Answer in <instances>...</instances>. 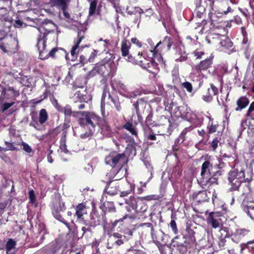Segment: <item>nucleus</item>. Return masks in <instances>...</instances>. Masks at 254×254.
Masks as SVG:
<instances>
[{
	"label": "nucleus",
	"instance_id": "1",
	"mask_svg": "<svg viewBox=\"0 0 254 254\" xmlns=\"http://www.w3.org/2000/svg\"><path fill=\"white\" fill-rule=\"evenodd\" d=\"M231 21H228L221 22L220 25L217 26L220 33L216 34V37H212L214 41L217 40L216 42H219L216 47L220 49V50L224 52H226L227 50L231 48L233 45L230 40L225 36L228 33V28L231 27Z\"/></svg>",
	"mask_w": 254,
	"mask_h": 254
},
{
	"label": "nucleus",
	"instance_id": "2",
	"mask_svg": "<svg viewBox=\"0 0 254 254\" xmlns=\"http://www.w3.org/2000/svg\"><path fill=\"white\" fill-rule=\"evenodd\" d=\"M82 117L80 119V124L89 128V131L81 134V138H86L91 136L95 131L96 126L99 125L100 118L92 112H81Z\"/></svg>",
	"mask_w": 254,
	"mask_h": 254
},
{
	"label": "nucleus",
	"instance_id": "3",
	"mask_svg": "<svg viewBox=\"0 0 254 254\" xmlns=\"http://www.w3.org/2000/svg\"><path fill=\"white\" fill-rule=\"evenodd\" d=\"M228 180L229 183L231 184L233 190H237L241 183L247 181L243 171L238 172L235 170L230 172L229 173Z\"/></svg>",
	"mask_w": 254,
	"mask_h": 254
},
{
	"label": "nucleus",
	"instance_id": "4",
	"mask_svg": "<svg viewBox=\"0 0 254 254\" xmlns=\"http://www.w3.org/2000/svg\"><path fill=\"white\" fill-rule=\"evenodd\" d=\"M18 41L12 37H6L0 41V48L5 53L11 54L17 50Z\"/></svg>",
	"mask_w": 254,
	"mask_h": 254
},
{
	"label": "nucleus",
	"instance_id": "5",
	"mask_svg": "<svg viewBox=\"0 0 254 254\" xmlns=\"http://www.w3.org/2000/svg\"><path fill=\"white\" fill-rule=\"evenodd\" d=\"M105 163L112 167H115L118 164L121 165L125 161V155L124 153H111L107 156L105 159Z\"/></svg>",
	"mask_w": 254,
	"mask_h": 254
},
{
	"label": "nucleus",
	"instance_id": "6",
	"mask_svg": "<svg viewBox=\"0 0 254 254\" xmlns=\"http://www.w3.org/2000/svg\"><path fill=\"white\" fill-rule=\"evenodd\" d=\"M218 89L213 84H210V87L207 88L203 92L202 99L207 102L212 100L213 97L218 93Z\"/></svg>",
	"mask_w": 254,
	"mask_h": 254
},
{
	"label": "nucleus",
	"instance_id": "7",
	"mask_svg": "<svg viewBox=\"0 0 254 254\" xmlns=\"http://www.w3.org/2000/svg\"><path fill=\"white\" fill-rule=\"evenodd\" d=\"M207 221L208 224L215 229L220 227L222 223L219 213L213 212L209 213Z\"/></svg>",
	"mask_w": 254,
	"mask_h": 254
},
{
	"label": "nucleus",
	"instance_id": "8",
	"mask_svg": "<svg viewBox=\"0 0 254 254\" xmlns=\"http://www.w3.org/2000/svg\"><path fill=\"white\" fill-rule=\"evenodd\" d=\"M46 41L45 37H43L42 38L38 40L37 47L39 52V58L42 60L48 58V51L46 50Z\"/></svg>",
	"mask_w": 254,
	"mask_h": 254
},
{
	"label": "nucleus",
	"instance_id": "9",
	"mask_svg": "<svg viewBox=\"0 0 254 254\" xmlns=\"http://www.w3.org/2000/svg\"><path fill=\"white\" fill-rule=\"evenodd\" d=\"M212 167V164L208 161H204L201 166V171L200 175L201 179L203 180H206L209 179L211 176L210 170Z\"/></svg>",
	"mask_w": 254,
	"mask_h": 254
},
{
	"label": "nucleus",
	"instance_id": "10",
	"mask_svg": "<svg viewBox=\"0 0 254 254\" xmlns=\"http://www.w3.org/2000/svg\"><path fill=\"white\" fill-rule=\"evenodd\" d=\"M83 38V36H81L79 38V39L75 43L74 46H73L70 51V55H66L65 58L66 60H70L72 62L75 61L77 58V54L78 53V48L79 45Z\"/></svg>",
	"mask_w": 254,
	"mask_h": 254
},
{
	"label": "nucleus",
	"instance_id": "11",
	"mask_svg": "<svg viewBox=\"0 0 254 254\" xmlns=\"http://www.w3.org/2000/svg\"><path fill=\"white\" fill-rule=\"evenodd\" d=\"M87 206L85 202L79 203L75 207V214L77 219L78 220H83V216L84 214H87Z\"/></svg>",
	"mask_w": 254,
	"mask_h": 254
},
{
	"label": "nucleus",
	"instance_id": "12",
	"mask_svg": "<svg viewBox=\"0 0 254 254\" xmlns=\"http://www.w3.org/2000/svg\"><path fill=\"white\" fill-rule=\"evenodd\" d=\"M162 43L161 41L158 42L153 50L151 51L152 53V64H159L163 63V59L161 55L159 53V49L157 48Z\"/></svg>",
	"mask_w": 254,
	"mask_h": 254
},
{
	"label": "nucleus",
	"instance_id": "13",
	"mask_svg": "<svg viewBox=\"0 0 254 254\" xmlns=\"http://www.w3.org/2000/svg\"><path fill=\"white\" fill-rule=\"evenodd\" d=\"M16 242L12 239H9L5 245L7 254H14L16 252Z\"/></svg>",
	"mask_w": 254,
	"mask_h": 254
},
{
	"label": "nucleus",
	"instance_id": "14",
	"mask_svg": "<svg viewBox=\"0 0 254 254\" xmlns=\"http://www.w3.org/2000/svg\"><path fill=\"white\" fill-rule=\"evenodd\" d=\"M56 108L60 112L64 113L65 116H70L72 113L71 108L68 105L65 107H62L58 104L57 101L56 100Z\"/></svg>",
	"mask_w": 254,
	"mask_h": 254
},
{
	"label": "nucleus",
	"instance_id": "15",
	"mask_svg": "<svg viewBox=\"0 0 254 254\" xmlns=\"http://www.w3.org/2000/svg\"><path fill=\"white\" fill-rule=\"evenodd\" d=\"M130 48V44L126 40H123L121 43V52L122 56L126 57L129 54V50Z\"/></svg>",
	"mask_w": 254,
	"mask_h": 254
},
{
	"label": "nucleus",
	"instance_id": "16",
	"mask_svg": "<svg viewBox=\"0 0 254 254\" xmlns=\"http://www.w3.org/2000/svg\"><path fill=\"white\" fill-rule=\"evenodd\" d=\"M119 87L124 91V93H121L123 95H124L125 97L127 98H134L137 95L139 94L138 92H129L126 91V86L124 85L123 83H119L118 85Z\"/></svg>",
	"mask_w": 254,
	"mask_h": 254
},
{
	"label": "nucleus",
	"instance_id": "17",
	"mask_svg": "<svg viewBox=\"0 0 254 254\" xmlns=\"http://www.w3.org/2000/svg\"><path fill=\"white\" fill-rule=\"evenodd\" d=\"M249 100L245 97H242L239 98L237 102V107L236 109V111L241 110L245 108L249 104Z\"/></svg>",
	"mask_w": 254,
	"mask_h": 254
},
{
	"label": "nucleus",
	"instance_id": "18",
	"mask_svg": "<svg viewBox=\"0 0 254 254\" xmlns=\"http://www.w3.org/2000/svg\"><path fill=\"white\" fill-rule=\"evenodd\" d=\"M194 55L196 58V59H203V61L200 62V64H202V62H205V63H210L212 62V59L213 58V57L212 56H210L209 58H203L202 56H204V54L202 52L195 51L194 52Z\"/></svg>",
	"mask_w": 254,
	"mask_h": 254
},
{
	"label": "nucleus",
	"instance_id": "19",
	"mask_svg": "<svg viewBox=\"0 0 254 254\" xmlns=\"http://www.w3.org/2000/svg\"><path fill=\"white\" fill-rule=\"evenodd\" d=\"M72 99L75 103L78 102L81 103L83 101L85 100V95L80 91H77L72 96Z\"/></svg>",
	"mask_w": 254,
	"mask_h": 254
},
{
	"label": "nucleus",
	"instance_id": "20",
	"mask_svg": "<svg viewBox=\"0 0 254 254\" xmlns=\"http://www.w3.org/2000/svg\"><path fill=\"white\" fill-rule=\"evenodd\" d=\"M48 119V114L45 109H42L39 113V122L40 124L45 123Z\"/></svg>",
	"mask_w": 254,
	"mask_h": 254
},
{
	"label": "nucleus",
	"instance_id": "21",
	"mask_svg": "<svg viewBox=\"0 0 254 254\" xmlns=\"http://www.w3.org/2000/svg\"><path fill=\"white\" fill-rule=\"evenodd\" d=\"M123 128L129 131L131 134L136 136L137 132L136 130L135 127L132 124L127 122L123 126Z\"/></svg>",
	"mask_w": 254,
	"mask_h": 254
},
{
	"label": "nucleus",
	"instance_id": "22",
	"mask_svg": "<svg viewBox=\"0 0 254 254\" xmlns=\"http://www.w3.org/2000/svg\"><path fill=\"white\" fill-rule=\"evenodd\" d=\"M138 198H135L134 197H130L126 200L127 204L129 205L133 209H135L138 205Z\"/></svg>",
	"mask_w": 254,
	"mask_h": 254
},
{
	"label": "nucleus",
	"instance_id": "23",
	"mask_svg": "<svg viewBox=\"0 0 254 254\" xmlns=\"http://www.w3.org/2000/svg\"><path fill=\"white\" fill-rule=\"evenodd\" d=\"M138 205L137 206V208L135 209L136 211L139 212H145L147 209V206L146 204L144 203L143 201L141 200V199H138Z\"/></svg>",
	"mask_w": 254,
	"mask_h": 254
},
{
	"label": "nucleus",
	"instance_id": "24",
	"mask_svg": "<svg viewBox=\"0 0 254 254\" xmlns=\"http://www.w3.org/2000/svg\"><path fill=\"white\" fill-rule=\"evenodd\" d=\"M4 144L6 145V147L5 148H2L0 147V150L1 151H7V150H11L14 151L17 150V148L15 147L13 143L9 142L8 141H5Z\"/></svg>",
	"mask_w": 254,
	"mask_h": 254
},
{
	"label": "nucleus",
	"instance_id": "25",
	"mask_svg": "<svg viewBox=\"0 0 254 254\" xmlns=\"http://www.w3.org/2000/svg\"><path fill=\"white\" fill-rule=\"evenodd\" d=\"M125 186L127 188V190H126L121 191V196H127V194L130 193L132 190L133 189V187L128 183H126Z\"/></svg>",
	"mask_w": 254,
	"mask_h": 254
},
{
	"label": "nucleus",
	"instance_id": "26",
	"mask_svg": "<svg viewBox=\"0 0 254 254\" xmlns=\"http://www.w3.org/2000/svg\"><path fill=\"white\" fill-rule=\"evenodd\" d=\"M97 6V1L96 0H94L92 1L90 4L89 9V15L92 16L95 14L96 9Z\"/></svg>",
	"mask_w": 254,
	"mask_h": 254
},
{
	"label": "nucleus",
	"instance_id": "27",
	"mask_svg": "<svg viewBox=\"0 0 254 254\" xmlns=\"http://www.w3.org/2000/svg\"><path fill=\"white\" fill-rule=\"evenodd\" d=\"M173 48L175 49L179 54H181V52L184 49V47L181 41H177L174 45Z\"/></svg>",
	"mask_w": 254,
	"mask_h": 254
},
{
	"label": "nucleus",
	"instance_id": "28",
	"mask_svg": "<svg viewBox=\"0 0 254 254\" xmlns=\"http://www.w3.org/2000/svg\"><path fill=\"white\" fill-rule=\"evenodd\" d=\"M162 42L163 43L167 45L168 51H169L171 49V47L174 44V42L168 36H166L164 38Z\"/></svg>",
	"mask_w": 254,
	"mask_h": 254
},
{
	"label": "nucleus",
	"instance_id": "29",
	"mask_svg": "<svg viewBox=\"0 0 254 254\" xmlns=\"http://www.w3.org/2000/svg\"><path fill=\"white\" fill-rule=\"evenodd\" d=\"M245 211L252 219H254V206L250 205L246 208Z\"/></svg>",
	"mask_w": 254,
	"mask_h": 254
},
{
	"label": "nucleus",
	"instance_id": "30",
	"mask_svg": "<svg viewBox=\"0 0 254 254\" xmlns=\"http://www.w3.org/2000/svg\"><path fill=\"white\" fill-rule=\"evenodd\" d=\"M17 144L22 146L23 149L27 153H30L33 152L32 148L26 142L22 141Z\"/></svg>",
	"mask_w": 254,
	"mask_h": 254
},
{
	"label": "nucleus",
	"instance_id": "31",
	"mask_svg": "<svg viewBox=\"0 0 254 254\" xmlns=\"http://www.w3.org/2000/svg\"><path fill=\"white\" fill-rule=\"evenodd\" d=\"M109 98H111V101L114 104L115 107L116 109L118 112H120L121 111V105H120V102H119L118 99H114L113 98H112L111 97V96L110 95H109Z\"/></svg>",
	"mask_w": 254,
	"mask_h": 254
},
{
	"label": "nucleus",
	"instance_id": "32",
	"mask_svg": "<svg viewBox=\"0 0 254 254\" xmlns=\"http://www.w3.org/2000/svg\"><path fill=\"white\" fill-rule=\"evenodd\" d=\"M138 199H141V200L143 201L144 200L150 201L152 200H156L158 199V196L156 195H149L144 197H138Z\"/></svg>",
	"mask_w": 254,
	"mask_h": 254
},
{
	"label": "nucleus",
	"instance_id": "33",
	"mask_svg": "<svg viewBox=\"0 0 254 254\" xmlns=\"http://www.w3.org/2000/svg\"><path fill=\"white\" fill-rule=\"evenodd\" d=\"M0 91L1 92V94L0 95V101L2 102L4 99L7 98L8 97L6 96V90L3 87L0 85Z\"/></svg>",
	"mask_w": 254,
	"mask_h": 254
},
{
	"label": "nucleus",
	"instance_id": "34",
	"mask_svg": "<svg viewBox=\"0 0 254 254\" xmlns=\"http://www.w3.org/2000/svg\"><path fill=\"white\" fill-rule=\"evenodd\" d=\"M29 125L30 126L34 127L38 130H42L43 129V128L40 126L39 123L35 120H32Z\"/></svg>",
	"mask_w": 254,
	"mask_h": 254
},
{
	"label": "nucleus",
	"instance_id": "35",
	"mask_svg": "<svg viewBox=\"0 0 254 254\" xmlns=\"http://www.w3.org/2000/svg\"><path fill=\"white\" fill-rule=\"evenodd\" d=\"M249 231L245 229H238L236 230V233L240 236H244L249 233Z\"/></svg>",
	"mask_w": 254,
	"mask_h": 254
},
{
	"label": "nucleus",
	"instance_id": "36",
	"mask_svg": "<svg viewBox=\"0 0 254 254\" xmlns=\"http://www.w3.org/2000/svg\"><path fill=\"white\" fill-rule=\"evenodd\" d=\"M183 86L189 92H191L192 90L191 84L189 82H185L183 83Z\"/></svg>",
	"mask_w": 254,
	"mask_h": 254
},
{
	"label": "nucleus",
	"instance_id": "37",
	"mask_svg": "<svg viewBox=\"0 0 254 254\" xmlns=\"http://www.w3.org/2000/svg\"><path fill=\"white\" fill-rule=\"evenodd\" d=\"M13 102L4 103L3 105L1 106V110L2 112H4L7 109L11 107L13 105Z\"/></svg>",
	"mask_w": 254,
	"mask_h": 254
},
{
	"label": "nucleus",
	"instance_id": "38",
	"mask_svg": "<svg viewBox=\"0 0 254 254\" xmlns=\"http://www.w3.org/2000/svg\"><path fill=\"white\" fill-rule=\"evenodd\" d=\"M170 226L172 228L173 231L175 233V234H177L178 233V229L176 225V223L175 220H172L170 222Z\"/></svg>",
	"mask_w": 254,
	"mask_h": 254
},
{
	"label": "nucleus",
	"instance_id": "39",
	"mask_svg": "<svg viewBox=\"0 0 254 254\" xmlns=\"http://www.w3.org/2000/svg\"><path fill=\"white\" fill-rule=\"evenodd\" d=\"M58 51V48H53L49 53L48 52V58L49 57L54 58L56 53H57Z\"/></svg>",
	"mask_w": 254,
	"mask_h": 254
},
{
	"label": "nucleus",
	"instance_id": "40",
	"mask_svg": "<svg viewBox=\"0 0 254 254\" xmlns=\"http://www.w3.org/2000/svg\"><path fill=\"white\" fill-rule=\"evenodd\" d=\"M131 41L132 43L135 44L138 47H141V43L136 38H132L131 39Z\"/></svg>",
	"mask_w": 254,
	"mask_h": 254
},
{
	"label": "nucleus",
	"instance_id": "41",
	"mask_svg": "<svg viewBox=\"0 0 254 254\" xmlns=\"http://www.w3.org/2000/svg\"><path fill=\"white\" fill-rule=\"evenodd\" d=\"M97 55V52L96 51H93L90 55V56L89 58L88 61L90 63H92L93 62V60L95 58Z\"/></svg>",
	"mask_w": 254,
	"mask_h": 254
},
{
	"label": "nucleus",
	"instance_id": "42",
	"mask_svg": "<svg viewBox=\"0 0 254 254\" xmlns=\"http://www.w3.org/2000/svg\"><path fill=\"white\" fill-rule=\"evenodd\" d=\"M115 176H114V177H111V176H109V177H108V175H107L106 176V178L104 179V180H103L104 182H105L106 183H111L113 180L115 178Z\"/></svg>",
	"mask_w": 254,
	"mask_h": 254
},
{
	"label": "nucleus",
	"instance_id": "43",
	"mask_svg": "<svg viewBox=\"0 0 254 254\" xmlns=\"http://www.w3.org/2000/svg\"><path fill=\"white\" fill-rule=\"evenodd\" d=\"M127 218V215H125L122 218H121L119 220H115L113 223V226L114 227H115L117 224L119 223V222H123L124 220L126 219V218Z\"/></svg>",
	"mask_w": 254,
	"mask_h": 254
},
{
	"label": "nucleus",
	"instance_id": "44",
	"mask_svg": "<svg viewBox=\"0 0 254 254\" xmlns=\"http://www.w3.org/2000/svg\"><path fill=\"white\" fill-rule=\"evenodd\" d=\"M29 198L30 199V201L31 202H33L35 200V194H34V192L33 190H31L29 192Z\"/></svg>",
	"mask_w": 254,
	"mask_h": 254
},
{
	"label": "nucleus",
	"instance_id": "45",
	"mask_svg": "<svg viewBox=\"0 0 254 254\" xmlns=\"http://www.w3.org/2000/svg\"><path fill=\"white\" fill-rule=\"evenodd\" d=\"M49 152H50V153L47 156V159H48V161L49 163H52L53 162V159L51 154L53 153V151L52 150H50L49 151Z\"/></svg>",
	"mask_w": 254,
	"mask_h": 254
},
{
	"label": "nucleus",
	"instance_id": "46",
	"mask_svg": "<svg viewBox=\"0 0 254 254\" xmlns=\"http://www.w3.org/2000/svg\"><path fill=\"white\" fill-rule=\"evenodd\" d=\"M23 23L20 20H16L14 24V27L19 28L22 25Z\"/></svg>",
	"mask_w": 254,
	"mask_h": 254
},
{
	"label": "nucleus",
	"instance_id": "47",
	"mask_svg": "<svg viewBox=\"0 0 254 254\" xmlns=\"http://www.w3.org/2000/svg\"><path fill=\"white\" fill-rule=\"evenodd\" d=\"M105 64H99V67L98 68H99V69L101 70V71H99V72L101 74H104L105 71H103V69L106 68Z\"/></svg>",
	"mask_w": 254,
	"mask_h": 254
},
{
	"label": "nucleus",
	"instance_id": "48",
	"mask_svg": "<svg viewBox=\"0 0 254 254\" xmlns=\"http://www.w3.org/2000/svg\"><path fill=\"white\" fill-rule=\"evenodd\" d=\"M90 229L89 228H86L85 227H82L81 228L82 234L81 237H82L84 234L88 231H90Z\"/></svg>",
	"mask_w": 254,
	"mask_h": 254
},
{
	"label": "nucleus",
	"instance_id": "49",
	"mask_svg": "<svg viewBox=\"0 0 254 254\" xmlns=\"http://www.w3.org/2000/svg\"><path fill=\"white\" fill-rule=\"evenodd\" d=\"M8 91H11L13 93L14 96H17L19 95L17 91H15L13 88L12 87H9L8 89Z\"/></svg>",
	"mask_w": 254,
	"mask_h": 254
},
{
	"label": "nucleus",
	"instance_id": "50",
	"mask_svg": "<svg viewBox=\"0 0 254 254\" xmlns=\"http://www.w3.org/2000/svg\"><path fill=\"white\" fill-rule=\"evenodd\" d=\"M254 110V101L252 102V103L250 105V106L248 110V114L250 113L252 111Z\"/></svg>",
	"mask_w": 254,
	"mask_h": 254
},
{
	"label": "nucleus",
	"instance_id": "51",
	"mask_svg": "<svg viewBox=\"0 0 254 254\" xmlns=\"http://www.w3.org/2000/svg\"><path fill=\"white\" fill-rule=\"evenodd\" d=\"M218 145V140H213L211 143V145L214 149H216Z\"/></svg>",
	"mask_w": 254,
	"mask_h": 254
},
{
	"label": "nucleus",
	"instance_id": "52",
	"mask_svg": "<svg viewBox=\"0 0 254 254\" xmlns=\"http://www.w3.org/2000/svg\"><path fill=\"white\" fill-rule=\"evenodd\" d=\"M65 10L66 9L62 10L63 11L64 15L66 18H69L70 17V15L67 11H66Z\"/></svg>",
	"mask_w": 254,
	"mask_h": 254
},
{
	"label": "nucleus",
	"instance_id": "53",
	"mask_svg": "<svg viewBox=\"0 0 254 254\" xmlns=\"http://www.w3.org/2000/svg\"><path fill=\"white\" fill-rule=\"evenodd\" d=\"M148 138L150 140H156V136L155 134H150L148 136Z\"/></svg>",
	"mask_w": 254,
	"mask_h": 254
},
{
	"label": "nucleus",
	"instance_id": "54",
	"mask_svg": "<svg viewBox=\"0 0 254 254\" xmlns=\"http://www.w3.org/2000/svg\"><path fill=\"white\" fill-rule=\"evenodd\" d=\"M113 237L115 238H121L122 236L118 233H114L113 235Z\"/></svg>",
	"mask_w": 254,
	"mask_h": 254
},
{
	"label": "nucleus",
	"instance_id": "55",
	"mask_svg": "<svg viewBox=\"0 0 254 254\" xmlns=\"http://www.w3.org/2000/svg\"><path fill=\"white\" fill-rule=\"evenodd\" d=\"M127 61L128 62L131 63V62H133L134 59L131 56L129 55V54H128V56H127Z\"/></svg>",
	"mask_w": 254,
	"mask_h": 254
},
{
	"label": "nucleus",
	"instance_id": "56",
	"mask_svg": "<svg viewBox=\"0 0 254 254\" xmlns=\"http://www.w3.org/2000/svg\"><path fill=\"white\" fill-rule=\"evenodd\" d=\"M4 33L3 31H0V41H2L5 38Z\"/></svg>",
	"mask_w": 254,
	"mask_h": 254
},
{
	"label": "nucleus",
	"instance_id": "57",
	"mask_svg": "<svg viewBox=\"0 0 254 254\" xmlns=\"http://www.w3.org/2000/svg\"><path fill=\"white\" fill-rule=\"evenodd\" d=\"M115 243L117 245H121L122 244H123L124 243H123V241L121 239H119V240H118L117 241H115Z\"/></svg>",
	"mask_w": 254,
	"mask_h": 254
},
{
	"label": "nucleus",
	"instance_id": "58",
	"mask_svg": "<svg viewBox=\"0 0 254 254\" xmlns=\"http://www.w3.org/2000/svg\"><path fill=\"white\" fill-rule=\"evenodd\" d=\"M84 107H85V104L84 103H81L77 105V108L79 109H82L84 108Z\"/></svg>",
	"mask_w": 254,
	"mask_h": 254
},
{
	"label": "nucleus",
	"instance_id": "59",
	"mask_svg": "<svg viewBox=\"0 0 254 254\" xmlns=\"http://www.w3.org/2000/svg\"><path fill=\"white\" fill-rule=\"evenodd\" d=\"M135 110L136 114H138L139 112V108H138V102H136V103L135 104Z\"/></svg>",
	"mask_w": 254,
	"mask_h": 254
},
{
	"label": "nucleus",
	"instance_id": "60",
	"mask_svg": "<svg viewBox=\"0 0 254 254\" xmlns=\"http://www.w3.org/2000/svg\"><path fill=\"white\" fill-rule=\"evenodd\" d=\"M135 9H136V11L137 12H138L139 14H141V13H143V11L142 9H141L140 8H139V7H136V8H135Z\"/></svg>",
	"mask_w": 254,
	"mask_h": 254
},
{
	"label": "nucleus",
	"instance_id": "61",
	"mask_svg": "<svg viewBox=\"0 0 254 254\" xmlns=\"http://www.w3.org/2000/svg\"><path fill=\"white\" fill-rule=\"evenodd\" d=\"M231 10V8L230 7H228V9H227V11H223V12H222L220 14H226L228 12L230 11ZM218 14H220L219 13H218Z\"/></svg>",
	"mask_w": 254,
	"mask_h": 254
},
{
	"label": "nucleus",
	"instance_id": "62",
	"mask_svg": "<svg viewBox=\"0 0 254 254\" xmlns=\"http://www.w3.org/2000/svg\"><path fill=\"white\" fill-rule=\"evenodd\" d=\"M210 131L211 132H214L216 131V128L214 127H211L210 129Z\"/></svg>",
	"mask_w": 254,
	"mask_h": 254
},
{
	"label": "nucleus",
	"instance_id": "63",
	"mask_svg": "<svg viewBox=\"0 0 254 254\" xmlns=\"http://www.w3.org/2000/svg\"><path fill=\"white\" fill-rule=\"evenodd\" d=\"M216 16V14L215 13L214 14H213L211 17V19L212 21H214L215 20V17Z\"/></svg>",
	"mask_w": 254,
	"mask_h": 254
},
{
	"label": "nucleus",
	"instance_id": "64",
	"mask_svg": "<svg viewBox=\"0 0 254 254\" xmlns=\"http://www.w3.org/2000/svg\"><path fill=\"white\" fill-rule=\"evenodd\" d=\"M252 62L254 64V55L253 56L252 58Z\"/></svg>",
	"mask_w": 254,
	"mask_h": 254
}]
</instances>
